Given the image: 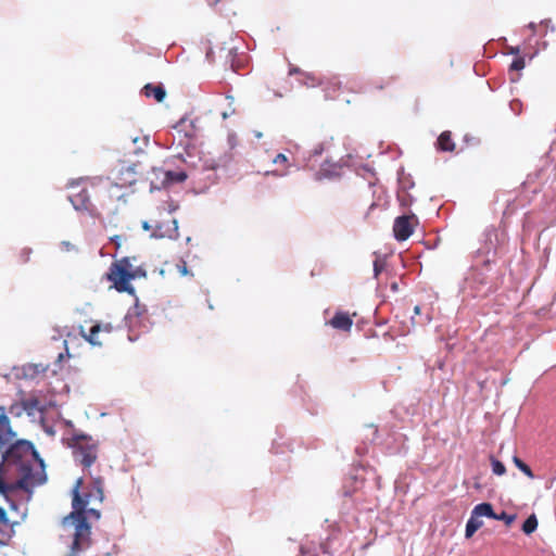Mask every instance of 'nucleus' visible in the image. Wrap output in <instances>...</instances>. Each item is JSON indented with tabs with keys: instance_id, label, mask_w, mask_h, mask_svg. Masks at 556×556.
<instances>
[{
	"instance_id": "16",
	"label": "nucleus",
	"mask_w": 556,
	"mask_h": 556,
	"mask_svg": "<svg viewBox=\"0 0 556 556\" xmlns=\"http://www.w3.org/2000/svg\"><path fill=\"white\" fill-rule=\"evenodd\" d=\"M147 98H154L157 102H162L166 96L165 89L162 85L147 84L142 89Z\"/></svg>"
},
{
	"instance_id": "25",
	"label": "nucleus",
	"mask_w": 556,
	"mask_h": 556,
	"mask_svg": "<svg viewBox=\"0 0 556 556\" xmlns=\"http://www.w3.org/2000/svg\"><path fill=\"white\" fill-rule=\"evenodd\" d=\"M492 465V471L496 476H503L506 472V468L502 462L498 459L492 458L491 462Z\"/></svg>"
},
{
	"instance_id": "27",
	"label": "nucleus",
	"mask_w": 556,
	"mask_h": 556,
	"mask_svg": "<svg viewBox=\"0 0 556 556\" xmlns=\"http://www.w3.org/2000/svg\"><path fill=\"white\" fill-rule=\"evenodd\" d=\"M136 165H129L127 167H125V169L123 170V174H126L128 176L127 179H125V182L131 185L135 182V175H136Z\"/></svg>"
},
{
	"instance_id": "50",
	"label": "nucleus",
	"mask_w": 556,
	"mask_h": 556,
	"mask_svg": "<svg viewBox=\"0 0 556 556\" xmlns=\"http://www.w3.org/2000/svg\"><path fill=\"white\" fill-rule=\"evenodd\" d=\"M65 424H66L67 426H70V427H72V426H73L72 421H70V420H66V421H65Z\"/></svg>"
},
{
	"instance_id": "43",
	"label": "nucleus",
	"mask_w": 556,
	"mask_h": 556,
	"mask_svg": "<svg viewBox=\"0 0 556 556\" xmlns=\"http://www.w3.org/2000/svg\"><path fill=\"white\" fill-rule=\"evenodd\" d=\"M414 314H415V315H419V314H420V306L416 305V306L414 307Z\"/></svg>"
},
{
	"instance_id": "37",
	"label": "nucleus",
	"mask_w": 556,
	"mask_h": 556,
	"mask_svg": "<svg viewBox=\"0 0 556 556\" xmlns=\"http://www.w3.org/2000/svg\"><path fill=\"white\" fill-rule=\"evenodd\" d=\"M509 52H510L511 54L518 55V54H519V52H520V49H519V47H511V48H510V50H509Z\"/></svg>"
},
{
	"instance_id": "23",
	"label": "nucleus",
	"mask_w": 556,
	"mask_h": 556,
	"mask_svg": "<svg viewBox=\"0 0 556 556\" xmlns=\"http://www.w3.org/2000/svg\"><path fill=\"white\" fill-rule=\"evenodd\" d=\"M300 83L307 87H316L318 85H321V81L309 73L303 74V77L300 79Z\"/></svg>"
},
{
	"instance_id": "28",
	"label": "nucleus",
	"mask_w": 556,
	"mask_h": 556,
	"mask_svg": "<svg viewBox=\"0 0 556 556\" xmlns=\"http://www.w3.org/2000/svg\"><path fill=\"white\" fill-rule=\"evenodd\" d=\"M525 66H526L525 59L522 56H517L513 60V62L510 64V70L521 71L522 68H525Z\"/></svg>"
},
{
	"instance_id": "40",
	"label": "nucleus",
	"mask_w": 556,
	"mask_h": 556,
	"mask_svg": "<svg viewBox=\"0 0 556 556\" xmlns=\"http://www.w3.org/2000/svg\"><path fill=\"white\" fill-rule=\"evenodd\" d=\"M233 112H235L233 110L230 113L223 112L222 116H223L224 119H226L229 115L233 114Z\"/></svg>"
},
{
	"instance_id": "10",
	"label": "nucleus",
	"mask_w": 556,
	"mask_h": 556,
	"mask_svg": "<svg viewBox=\"0 0 556 556\" xmlns=\"http://www.w3.org/2000/svg\"><path fill=\"white\" fill-rule=\"evenodd\" d=\"M340 174V165L338 163H331L330 161L326 160L321 165L320 168L316 172L315 178L317 180L321 179H331Z\"/></svg>"
},
{
	"instance_id": "8",
	"label": "nucleus",
	"mask_w": 556,
	"mask_h": 556,
	"mask_svg": "<svg viewBox=\"0 0 556 556\" xmlns=\"http://www.w3.org/2000/svg\"><path fill=\"white\" fill-rule=\"evenodd\" d=\"M330 143L327 141L317 143L312 150L299 152V159L303 163V167L314 168V163L317 157L328 152Z\"/></svg>"
},
{
	"instance_id": "14",
	"label": "nucleus",
	"mask_w": 556,
	"mask_h": 556,
	"mask_svg": "<svg viewBox=\"0 0 556 556\" xmlns=\"http://www.w3.org/2000/svg\"><path fill=\"white\" fill-rule=\"evenodd\" d=\"M68 199L76 211L89 210V194L85 189L79 191L77 194L70 195Z\"/></svg>"
},
{
	"instance_id": "47",
	"label": "nucleus",
	"mask_w": 556,
	"mask_h": 556,
	"mask_svg": "<svg viewBox=\"0 0 556 556\" xmlns=\"http://www.w3.org/2000/svg\"><path fill=\"white\" fill-rule=\"evenodd\" d=\"M549 23H551V21H543V22H541L542 25H546V26H548Z\"/></svg>"
},
{
	"instance_id": "20",
	"label": "nucleus",
	"mask_w": 556,
	"mask_h": 556,
	"mask_svg": "<svg viewBox=\"0 0 556 556\" xmlns=\"http://www.w3.org/2000/svg\"><path fill=\"white\" fill-rule=\"evenodd\" d=\"M438 146L442 151H453L454 143L451 140V136L448 131L442 132L438 138Z\"/></svg>"
},
{
	"instance_id": "12",
	"label": "nucleus",
	"mask_w": 556,
	"mask_h": 556,
	"mask_svg": "<svg viewBox=\"0 0 556 556\" xmlns=\"http://www.w3.org/2000/svg\"><path fill=\"white\" fill-rule=\"evenodd\" d=\"M163 225L157 226L152 232L153 238H164L168 237L170 239H176L178 237V222L173 219L170 225H167V229L163 230Z\"/></svg>"
},
{
	"instance_id": "9",
	"label": "nucleus",
	"mask_w": 556,
	"mask_h": 556,
	"mask_svg": "<svg viewBox=\"0 0 556 556\" xmlns=\"http://www.w3.org/2000/svg\"><path fill=\"white\" fill-rule=\"evenodd\" d=\"M122 267H124L128 271V274H130L131 269L135 268L132 266L129 257H123L122 260H119L111 265L110 273L108 274V278H109V280H111L114 283V287L116 290H117V285H118V280H119V275H117L116 273Z\"/></svg>"
},
{
	"instance_id": "22",
	"label": "nucleus",
	"mask_w": 556,
	"mask_h": 556,
	"mask_svg": "<svg viewBox=\"0 0 556 556\" xmlns=\"http://www.w3.org/2000/svg\"><path fill=\"white\" fill-rule=\"evenodd\" d=\"M538 528V519L534 514L530 515L522 525V531L526 534L533 533Z\"/></svg>"
},
{
	"instance_id": "32",
	"label": "nucleus",
	"mask_w": 556,
	"mask_h": 556,
	"mask_svg": "<svg viewBox=\"0 0 556 556\" xmlns=\"http://www.w3.org/2000/svg\"><path fill=\"white\" fill-rule=\"evenodd\" d=\"M101 517L100 510L96 508H86V522L88 523V518H92L94 520H99Z\"/></svg>"
},
{
	"instance_id": "17",
	"label": "nucleus",
	"mask_w": 556,
	"mask_h": 556,
	"mask_svg": "<svg viewBox=\"0 0 556 556\" xmlns=\"http://www.w3.org/2000/svg\"><path fill=\"white\" fill-rule=\"evenodd\" d=\"M472 513L478 518L488 517L495 519V511L490 503H481L473 507Z\"/></svg>"
},
{
	"instance_id": "42",
	"label": "nucleus",
	"mask_w": 556,
	"mask_h": 556,
	"mask_svg": "<svg viewBox=\"0 0 556 556\" xmlns=\"http://www.w3.org/2000/svg\"><path fill=\"white\" fill-rule=\"evenodd\" d=\"M391 289H392V291L396 292V291H397V289H399L397 283H396V282H393V283L391 285Z\"/></svg>"
},
{
	"instance_id": "45",
	"label": "nucleus",
	"mask_w": 556,
	"mask_h": 556,
	"mask_svg": "<svg viewBox=\"0 0 556 556\" xmlns=\"http://www.w3.org/2000/svg\"><path fill=\"white\" fill-rule=\"evenodd\" d=\"M207 167H208V168H211V169H216V168H217V165L212 164V165H207Z\"/></svg>"
},
{
	"instance_id": "48",
	"label": "nucleus",
	"mask_w": 556,
	"mask_h": 556,
	"mask_svg": "<svg viewBox=\"0 0 556 556\" xmlns=\"http://www.w3.org/2000/svg\"><path fill=\"white\" fill-rule=\"evenodd\" d=\"M298 72H299V68H293V70L290 71V74L292 75V74L298 73Z\"/></svg>"
},
{
	"instance_id": "36",
	"label": "nucleus",
	"mask_w": 556,
	"mask_h": 556,
	"mask_svg": "<svg viewBox=\"0 0 556 556\" xmlns=\"http://www.w3.org/2000/svg\"><path fill=\"white\" fill-rule=\"evenodd\" d=\"M111 330H112L111 324H105L104 326H102V329H101V331H105V332H111Z\"/></svg>"
},
{
	"instance_id": "13",
	"label": "nucleus",
	"mask_w": 556,
	"mask_h": 556,
	"mask_svg": "<svg viewBox=\"0 0 556 556\" xmlns=\"http://www.w3.org/2000/svg\"><path fill=\"white\" fill-rule=\"evenodd\" d=\"M330 325L342 331H350L353 325V320L346 313L339 312L330 320Z\"/></svg>"
},
{
	"instance_id": "4",
	"label": "nucleus",
	"mask_w": 556,
	"mask_h": 556,
	"mask_svg": "<svg viewBox=\"0 0 556 556\" xmlns=\"http://www.w3.org/2000/svg\"><path fill=\"white\" fill-rule=\"evenodd\" d=\"M67 445L73 450L75 463L84 468H90L98 458V445L86 434L75 433Z\"/></svg>"
},
{
	"instance_id": "1",
	"label": "nucleus",
	"mask_w": 556,
	"mask_h": 556,
	"mask_svg": "<svg viewBox=\"0 0 556 556\" xmlns=\"http://www.w3.org/2000/svg\"><path fill=\"white\" fill-rule=\"evenodd\" d=\"M0 412V448L10 444L2 452L0 494L8 500L12 492L23 490L30 497L35 488L47 482L45 462L29 441L20 440L11 444L16 434L3 406Z\"/></svg>"
},
{
	"instance_id": "31",
	"label": "nucleus",
	"mask_w": 556,
	"mask_h": 556,
	"mask_svg": "<svg viewBox=\"0 0 556 556\" xmlns=\"http://www.w3.org/2000/svg\"><path fill=\"white\" fill-rule=\"evenodd\" d=\"M40 424H41V427L43 429V431L49 435V437H54L55 435V430L52 426H49L46 424L45 421V417L43 416H40Z\"/></svg>"
},
{
	"instance_id": "38",
	"label": "nucleus",
	"mask_w": 556,
	"mask_h": 556,
	"mask_svg": "<svg viewBox=\"0 0 556 556\" xmlns=\"http://www.w3.org/2000/svg\"><path fill=\"white\" fill-rule=\"evenodd\" d=\"M527 27L534 33L536 30L538 25L532 22V23L528 24Z\"/></svg>"
},
{
	"instance_id": "18",
	"label": "nucleus",
	"mask_w": 556,
	"mask_h": 556,
	"mask_svg": "<svg viewBox=\"0 0 556 556\" xmlns=\"http://www.w3.org/2000/svg\"><path fill=\"white\" fill-rule=\"evenodd\" d=\"M482 525L483 522L480 520V518L475 516L473 513L471 511L470 518L466 523L465 536L467 539L471 538L475 534V532L482 527Z\"/></svg>"
},
{
	"instance_id": "2",
	"label": "nucleus",
	"mask_w": 556,
	"mask_h": 556,
	"mask_svg": "<svg viewBox=\"0 0 556 556\" xmlns=\"http://www.w3.org/2000/svg\"><path fill=\"white\" fill-rule=\"evenodd\" d=\"M83 478H78L72 491L73 511L63 519L64 528L74 526L73 542L66 556H79L91 546V527L86 522V506L92 501L102 503L104 498L103 484L100 478H96L90 490L83 495L79 492Z\"/></svg>"
},
{
	"instance_id": "11",
	"label": "nucleus",
	"mask_w": 556,
	"mask_h": 556,
	"mask_svg": "<svg viewBox=\"0 0 556 556\" xmlns=\"http://www.w3.org/2000/svg\"><path fill=\"white\" fill-rule=\"evenodd\" d=\"M22 407H23L24 412L29 417H33V418H35L37 414L39 415V417L43 416V413L47 409V406L42 405L40 403V401L36 397H30V399L24 400L22 402Z\"/></svg>"
},
{
	"instance_id": "29",
	"label": "nucleus",
	"mask_w": 556,
	"mask_h": 556,
	"mask_svg": "<svg viewBox=\"0 0 556 556\" xmlns=\"http://www.w3.org/2000/svg\"><path fill=\"white\" fill-rule=\"evenodd\" d=\"M384 269V261L377 257L374 262V277L378 278L379 274Z\"/></svg>"
},
{
	"instance_id": "26",
	"label": "nucleus",
	"mask_w": 556,
	"mask_h": 556,
	"mask_svg": "<svg viewBox=\"0 0 556 556\" xmlns=\"http://www.w3.org/2000/svg\"><path fill=\"white\" fill-rule=\"evenodd\" d=\"M516 519V515H509L506 511H502L500 514H495L494 520L504 521L507 526H510Z\"/></svg>"
},
{
	"instance_id": "6",
	"label": "nucleus",
	"mask_w": 556,
	"mask_h": 556,
	"mask_svg": "<svg viewBox=\"0 0 556 556\" xmlns=\"http://www.w3.org/2000/svg\"><path fill=\"white\" fill-rule=\"evenodd\" d=\"M119 275V280L117 285V291L118 292H127L129 294H135L134 287L129 283L130 280L137 279V278H144L147 276V271L141 266H137L134 269H131V273L128 274V271L122 267L116 273Z\"/></svg>"
},
{
	"instance_id": "5",
	"label": "nucleus",
	"mask_w": 556,
	"mask_h": 556,
	"mask_svg": "<svg viewBox=\"0 0 556 556\" xmlns=\"http://www.w3.org/2000/svg\"><path fill=\"white\" fill-rule=\"evenodd\" d=\"M155 173L161 176V182H157L152 179L151 191L161 190L162 188H166L170 185L184 182L188 177V175L184 170L175 172L157 169L155 170Z\"/></svg>"
},
{
	"instance_id": "7",
	"label": "nucleus",
	"mask_w": 556,
	"mask_h": 556,
	"mask_svg": "<svg viewBox=\"0 0 556 556\" xmlns=\"http://www.w3.org/2000/svg\"><path fill=\"white\" fill-rule=\"evenodd\" d=\"M416 220L415 215H402L395 218L393 225L394 237L397 241L407 240L413 233V222Z\"/></svg>"
},
{
	"instance_id": "46",
	"label": "nucleus",
	"mask_w": 556,
	"mask_h": 556,
	"mask_svg": "<svg viewBox=\"0 0 556 556\" xmlns=\"http://www.w3.org/2000/svg\"><path fill=\"white\" fill-rule=\"evenodd\" d=\"M211 54H212V51H211V50H208V51L206 52V58H207V60H210V59H211Z\"/></svg>"
},
{
	"instance_id": "35",
	"label": "nucleus",
	"mask_w": 556,
	"mask_h": 556,
	"mask_svg": "<svg viewBox=\"0 0 556 556\" xmlns=\"http://www.w3.org/2000/svg\"><path fill=\"white\" fill-rule=\"evenodd\" d=\"M157 169L159 168H156V167L152 168V172H151L152 177H150V181L153 179V180H155L157 182H161V176L155 173V170H157Z\"/></svg>"
},
{
	"instance_id": "44",
	"label": "nucleus",
	"mask_w": 556,
	"mask_h": 556,
	"mask_svg": "<svg viewBox=\"0 0 556 556\" xmlns=\"http://www.w3.org/2000/svg\"><path fill=\"white\" fill-rule=\"evenodd\" d=\"M142 227H143V229H146V230H149V229H150V225H149V223H148V222H143V223H142Z\"/></svg>"
},
{
	"instance_id": "30",
	"label": "nucleus",
	"mask_w": 556,
	"mask_h": 556,
	"mask_svg": "<svg viewBox=\"0 0 556 556\" xmlns=\"http://www.w3.org/2000/svg\"><path fill=\"white\" fill-rule=\"evenodd\" d=\"M273 164H277V165H285L287 168L291 165L289 163V160L288 157L286 156V154L283 153H278L274 159H273Z\"/></svg>"
},
{
	"instance_id": "3",
	"label": "nucleus",
	"mask_w": 556,
	"mask_h": 556,
	"mask_svg": "<svg viewBox=\"0 0 556 556\" xmlns=\"http://www.w3.org/2000/svg\"><path fill=\"white\" fill-rule=\"evenodd\" d=\"M494 288V275L491 260L486 258L479 265L476 263L465 277L462 291L472 298L485 296Z\"/></svg>"
},
{
	"instance_id": "19",
	"label": "nucleus",
	"mask_w": 556,
	"mask_h": 556,
	"mask_svg": "<svg viewBox=\"0 0 556 556\" xmlns=\"http://www.w3.org/2000/svg\"><path fill=\"white\" fill-rule=\"evenodd\" d=\"M131 142L134 144L132 152L139 154L149 146L150 138L149 136H136L131 138Z\"/></svg>"
},
{
	"instance_id": "21",
	"label": "nucleus",
	"mask_w": 556,
	"mask_h": 556,
	"mask_svg": "<svg viewBox=\"0 0 556 556\" xmlns=\"http://www.w3.org/2000/svg\"><path fill=\"white\" fill-rule=\"evenodd\" d=\"M102 325L97 324L91 327L89 334H84L85 339L92 345H101V342L98 340L97 336L101 331Z\"/></svg>"
},
{
	"instance_id": "33",
	"label": "nucleus",
	"mask_w": 556,
	"mask_h": 556,
	"mask_svg": "<svg viewBox=\"0 0 556 556\" xmlns=\"http://www.w3.org/2000/svg\"><path fill=\"white\" fill-rule=\"evenodd\" d=\"M288 174H289L288 169H286V170L274 169V170H267L265 173L266 176H275V177H286Z\"/></svg>"
},
{
	"instance_id": "39",
	"label": "nucleus",
	"mask_w": 556,
	"mask_h": 556,
	"mask_svg": "<svg viewBox=\"0 0 556 556\" xmlns=\"http://www.w3.org/2000/svg\"><path fill=\"white\" fill-rule=\"evenodd\" d=\"M62 245L66 249V250H71L73 248V245L71 244V242L68 241H63L62 242Z\"/></svg>"
},
{
	"instance_id": "24",
	"label": "nucleus",
	"mask_w": 556,
	"mask_h": 556,
	"mask_svg": "<svg viewBox=\"0 0 556 556\" xmlns=\"http://www.w3.org/2000/svg\"><path fill=\"white\" fill-rule=\"evenodd\" d=\"M514 464L516 465V467L521 470L526 476H528L529 478L533 479L534 478V475L531 470V468L526 464L523 463L520 458H518L517 456L514 457Z\"/></svg>"
},
{
	"instance_id": "34",
	"label": "nucleus",
	"mask_w": 556,
	"mask_h": 556,
	"mask_svg": "<svg viewBox=\"0 0 556 556\" xmlns=\"http://www.w3.org/2000/svg\"><path fill=\"white\" fill-rule=\"evenodd\" d=\"M177 268H178V271H179L182 276H186V275H188V274H189V270H188L187 265H186V263H185V262H184L181 265H178V266H177Z\"/></svg>"
},
{
	"instance_id": "15",
	"label": "nucleus",
	"mask_w": 556,
	"mask_h": 556,
	"mask_svg": "<svg viewBox=\"0 0 556 556\" xmlns=\"http://www.w3.org/2000/svg\"><path fill=\"white\" fill-rule=\"evenodd\" d=\"M47 369V366L42 365V364H27V365H24L22 368H21V374H17L16 376L17 377H23L25 379H34L36 378L39 374H42L45 372Z\"/></svg>"
},
{
	"instance_id": "41",
	"label": "nucleus",
	"mask_w": 556,
	"mask_h": 556,
	"mask_svg": "<svg viewBox=\"0 0 556 556\" xmlns=\"http://www.w3.org/2000/svg\"><path fill=\"white\" fill-rule=\"evenodd\" d=\"M185 124V119H181L179 123L176 124L175 128L180 129Z\"/></svg>"
},
{
	"instance_id": "49",
	"label": "nucleus",
	"mask_w": 556,
	"mask_h": 556,
	"mask_svg": "<svg viewBox=\"0 0 556 556\" xmlns=\"http://www.w3.org/2000/svg\"><path fill=\"white\" fill-rule=\"evenodd\" d=\"M255 137H256V138H261V137H262V132H260V131H255Z\"/></svg>"
}]
</instances>
